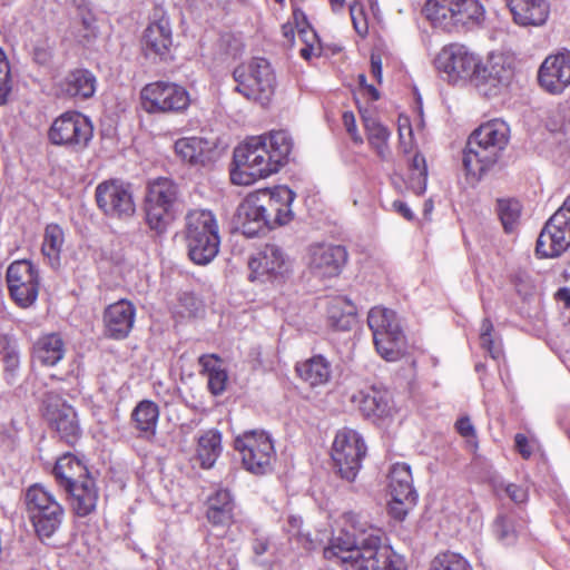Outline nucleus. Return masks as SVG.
Returning <instances> with one entry per match:
<instances>
[{
	"label": "nucleus",
	"mask_w": 570,
	"mask_h": 570,
	"mask_svg": "<svg viewBox=\"0 0 570 570\" xmlns=\"http://www.w3.org/2000/svg\"><path fill=\"white\" fill-rule=\"evenodd\" d=\"M367 324L377 353L386 361H396L404 345V334L396 313L375 306L368 312Z\"/></svg>",
	"instance_id": "nucleus-7"
},
{
	"label": "nucleus",
	"mask_w": 570,
	"mask_h": 570,
	"mask_svg": "<svg viewBox=\"0 0 570 570\" xmlns=\"http://www.w3.org/2000/svg\"><path fill=\"white\" fill-rule=\"evenodd\" d=\"M62 489L69 495L70 507L77 517L85 518L96 511L99 489L90 473L79 475Z\"/></svg>",
	"instance_id": "nucleus-26"
},
{
	"label": "nucleus",
	"mask_w": 570,
	"mask_h": 570,
	"mask_svg": "<svg viewBox=\"0 0 570 570\" xmlns=\"http://www.w3.org/2000/svg\"><path fill=\"white\" fill-rule=\"evenodd\" d=\"M178 200V186L169 178L159 177L148 184L145 213L148 226L163 233L174 219Z\"/></svg>",
	"instance_id": "nucleus-8"
},
{
	"label": "nucleus",
	"mask_w": 570,
	"mask_h": 570,
	"mask_svg": "<svg viewBox=\"0 0 570 570\" xmlns=\"http://www.w3.org/2000/svg\"><path fill=\"white\" fill-rule=\"evenodd\" d=\"M327 320L334 330L350 331L356 323V307L346 297H334L327 304Z\"/></svg>",
	"instance_id": "nucleus-36"
},
{
	"label": "nucleus",
	"mask_w": 570,
	"mask_h": 570,
	"mask_svg": "<svg viewBox=\"0 0 570 570\" xmlns=\"http://www.w3.org/2000/svg\"><path fill=\"white\" fill-rule=\"evenodd\" d=\"M358 559L350 563L348 570H405L404 558L383 542L377 529L370 528V533L362 542Z\"/></svg>",
	"instance_id": "nucleus-13"
},
{
	"label": "nucleus",
	"mask_w": 570,
	"mask_h": 570,
	"mask_svg": "<svg viewBox=\"0 0 570 570\" xmlns=\"http://www.w3.org/2000/svg\"><path fill=\"white\" fill-rule=\"evenodd\" d=\"M455 426H456L458 432L464 438H470V436L475 435L474 426L468 416L459 419L456 421Z\"/></svg>",
	"instance_id": "nucleus-57"
},
{
	"label": "nucleus",
	"mask_w": 570,
	"mask_h": 570,
	"mask_svg": "<svg viewBox=\"0 0 570 570\" xmlns=\"http://www.w3.org/2000/svg\"><path fill=\"white\" fill-rule=\"evenodd\" d=\"M94 137L91 120L78 112L67 111L51 124L48 138L52 145L65 147L71 151H83Z\"/></svg>",
	"instance_id": "nucleus-10"
},
{
	"label": "nucleus",
	"mask_w": 570,
	"mask_h": 570,
	"mask_svg": "<svg viewBox=\"0 0 570 570\" xmlns=\"http://www.w3.org/2000/svg\"><path fill=\"white\" fill-rule=\"evenodd\" d=\"M410 169L409 187L414 194L422 195L426 189L428 181V167L424 156L416 153L411 160Z\"/></svg>",
	"instance_id": "nucleus-44"
},
{
	"label": "nucleus",
	"mask_w": 570,
	"mask_h": 570,
	"mask_svg": "<svg viewBox=\"0 0 570 570\" xmlns=\"http://www.w3.org/2000/svg\"><path fill=\"white\" fill-rule=\"evenodd\" d=\"M298 36L305 46L313 45L318 46V37L317 33L309 27L302 28L298 30Z\"/></svg>",
	"instance_id": "nucleus-58"
},
{
	"label": "nucleus",
	"mask_w": 570,
	"mask_h": 570,
	"mask_svg": "<svg viewBox=\"0 0 570 570\" xmlns=\"http://www.w3.org/2000/svg\"><path fill=\"white\" fill-rule=\"evenodd\" d=\"M296 372L304 382L315 387L330 381L332 366L323 355H314L304 362L297 363Z\"/></svg>",
	"instance_id": "nucleus-37"
},
{
	"label": "nucleus",
	"mask_w": 570,
	"mask_h": 570,
	"mask_svg": "<svg viewBox=\"0 0 570 570\" xmlns=\"http://www.w3.org/2000/svg\"><path fill=\"white\" fill-rule=\"evenodd\" d=\"M498 215L505 232L510 233L519 223L521 204L515 199H500L498 200Z\"/></svg>",
	"instance_id": "nucleus-47"
},
{
	"label": "nucleus",
	"mask_w": 570,
	"mask_h": 570,
	"mask_svg": "<svg viewBox=\"0 0 570 570\" xmlns=\"http://www.w3.org/2000/svg\"><path fill=\"white\" fill-rule=\"evenodd\" d=\"M538 81L547 92L562 94L570 86V51L548 56L539 68Z\"/></svg>",
	"instance_id": "nucleus-22"
},
{
	"label": "nucleus",
	"mask_w": 570,
	"mask_h": 570,
	"mask_svg": "<svg viewBox=\"0 0 570 570\" xmlns=\"http://www.w3.org/2000/svg\"><path fill=\"white\" fill-rule=\"evenodd\" d=\"M269 549V539L265 535H257L252 541V550L255 556L261 557Z\"/></svg>",
	"instance_id": "nucleus-56"
},
{
	"label": "nucleus",
	"mask_w": 570,
	"mask_h": 570,
	"mask_svg": "<svg viewBox=\"0 0 570 570\" xmlns=\"http://www.w3.org/2000/svg\"><path fill=\"white\" fill-rule=\"evenodd\" d=\"M141 107L148 114L183 112L190 105L189 92L175 82L155 81L140 91Z\"/></svg>",
	"instance_id": "nucleus-14"
},
{
	"label": "nucleus",
	"mask_w": 570,
	"mask_h": 570,
	"mask_svg": "<svg viewBox=\"0 0 570 570\" xmlns=\"http://www.w3.org/2000/svg\"><path fill=\"white\" fill-rule=\"evenodd\" d=\"M392 207L395 212H397L400 215H402L405 219L412 220L414 218L413 212L410 209V207L402 200H394L392 204Z\"/></svg>",
	"instance_id": "nucleus-60"
},
{
	"label": "nucleus",
	"mask_w": 570,
	"mask_h": 570,
	"mask_svg": "<svg viewBox=\"0 0 570 570\" xmlns=\"http://www.w3.org/2000/svg\"><path fill=\"white\" fill-rule=\"evenodd\" d=\"M493 533L502 544L513 546L519 535L514 518L503 514L498 515L493 522Z\"/></svg>",
	"instance_id": "nucleus-45"
},
{
	"label": "nucleus",
	"mask_w": 570,
	"mask_h": 570,
	"mask_svg": "<svg viewBox=\"0 0 570 570\" xmlns=\"http://www.w3.org/2000/svg\"><path fill=\"white\" fill-rule=\"evenodd\" d=\"M364 89L372 100H377L380 98V92L373 85H366Z\"/></svg>",
	"instance_id": "nucleus-63"
},
{
	"label": "nucleus",
	"mask_w": 570,
	"mask_h": 570,
	"mask_svg": "<svg viewBox=\"0 0 570 570\" xmlns=\"http://www.w3.org/2000/svg\"><path fill=\"white\" fill-rule=\"evenodd\" d=\"M0 355L3 363L4 380L9 384L17 381L20 370V351L18 343L8 337H3L0 342Z\"/></svg>",
	"instance_id": "nucleus-42"
},
{
	"label": "nucleus",
	"mask_w": 570,
	"mask_h": 570,
	"mask_svg": "<svg viewBox=\"0 0 570 570\" xmlns=\"http://www.w3.org/2000/svg\"><path fill=\"white\" fill-rule=\"evenodd\" d=\"M59 487L63 488L78 480L79 475L89 473L87 468L71 453L61 455L52 470Z\"/></svg>",
	"instance_id": "nucleus-41"
},
{
	"label": "nucleus",
	"mask_w": 570,
	"mask_h": 570,
	"mask_svg": "<svg viewBox=\"0 0 570 570\" xmlns=\"http://www.w3.org/2000/svg\"><path fill=\"white\" fill-rule=\"evenodd\" d=\"M292 149L293 140L286 130L247 138L234 150L232 181L248 186L277 173L287 163Z\"/></svg>",
	"instance_id": "nucleus-1"
},
{
	"label": "nucleus",
	"mask_w": 570,
	"mask_h": 570,
	"mask_svg": "<svg viewBox=\"0 0 570 570\" xmlns=\"http://www.w3.org/2000/svg\"><path fill=\"white\" fill-rule=\"evenodd\" d=\"M510 141V127L502 119H492L476 128L466 142L463 166L468 175L481 178L501 158Z\"/></svg>",
	"instance_id": "nucleus-2"
},
{
	"label": "nucleus",
	"mask_w": 570,
	"mask_h": 570,
	"mask_svg": "<svg viewBox=\"0 0 570 570\" xmlns=\"http://www.w3.org/2000/svg\"><path fill=\"white\" fill-rule=\"evenodd\" d=\"M174 148L183 161L190 165H204L212 150V144L206 138L191 136L176 140Z\"/></svg>",
	"instance_id": "nucleus-35"
},
{
	"label": "nucleus",
	"mask_w": 570,
	"mask_h": 570,
	"mask_svg": "<svg viewBox=\"0 0 570 570\" xmlns=\"http://www.w3.org/2000/svg\"><path fill=\"white\" fill-rule=\"evenodd\" d=\"M423 13L434 27L448 32L479 27L485 18L479 0H429Z\"/></svg>",
	"instance_id": "nucleus-5"
},
{
	"label": "nucleus",
	"mask_w": 570,
	"mask_h": 570,
	"mask_svg": "<svg viewBox=\"0 0 570 570\" xmlns=\"http://www.w3.org/2000/svg\"><path fill=\"white\" fill-rule=\"evenodd\" d=\"M10 90V66L4 52L0 48V105L7 101Z\"/></svg>",
	"instance_id": "nucleus-49"
},
{
	"label": "nucleus",
	"mask_w": 570,
	"mask_h": 570,
	"mask_svg": "<svg viewBox=\"0 0 570 570\" xmlns=\"http://www.w3.org/2000/svg\"><path fill=\"white\" fill-rule=\"evenodd\" d=\"M185 239L188 256L197 265L209 264L218 254V224L210 210L193 209L186 215Z\"/></svg>",
	"instance_id": "nucleus-4"
},
{
	"label": "nucleus",
	"mask_w": 570,
	"mask_h": 570,
	"mask_svg": "<svg viewBox=\"0 0 570 570\" xmlns=\"http://www.w3.org/2000/svg\"><path fill=\"white\" fill-rule=\"evenodd\" d=\"M342 119H343V124L346 128V131L351 135L352 139L355 142L361 144L362 138L360 137V135L357 134V130H356L354 114L352 111H345V112H343Z\"/></svg>",
	"instance_id": "nucleus-54"
},
{
	"label": "nucleus",
	"mask_w": 570,
	"mask_h": 570,
	"mask_svg": "<svg viewBox=\"0 0 570 570\" xmlns=\"http://www.w3.org/2000/svg\"><path fill=\"white\" fill-rule=\"evenodd\" d=\"M237 223L247 237H256L269 230L268 218L264 216V207L261 206V199L255 196L247 197L238 206Z\"/></svg>",
	"instance_id": "nucleus-29"
},
{
	"label": "nucleus",
	"mask_w": 570,
	"mask_h": 570,
	"mask_svg": "<svg viewBox=\"0 0 570 570\" xmlns=\"http://www.w3.org/2000/svg\"><path fill=\"white\" fill-rule=\"evenodd\" d=\"M480 344L493 360H500L503 354L501 340L494 335V328L489 318H484L481 323Z\"/></svg>",
	"instance_id": "nucleus-46"
},
{
	"label": "nucleus",
	"mask_w": 570,
	"mask_h": 570,
	"mask_svg": "<svg viewBox=\"0 0 570 570\" xmlns=\"http://www.w3.org/2000/svg\"><path fill=\"white\" fill-rule=\"evenodd\" d=\"M430 570H472V568L464 557L448 551L432 560Z\"/></svg>",
	"instance_id": "nucleus-48"
},
{
	"label": "nucleus",
	"mask_w": 570,
	"mask_h": 570,
	"mask_svg": "<svg viewBox=\"0 0 570 570\" xmlns=\"http://www.w3.org/2000/svg\"><path fill=\"white\" fill-rule=\"evenodd\" d=\"M570 246V196L549 218L539 234L535 252L540 257L560 256Z\"/></svg>",
	"instance_id": "nucleus-15"
},
{
	"label": "nucleus",
	"mask_w": 570,
	"mask_h": 570,
	"mask_svg": "<svg viewBox=\"0 0 570 570\" xmlns=\"http://www.w3.org/2000/svg\"><path fill=\"white\" fill-rule=\"evenodd\" d=\"M208 376V390L213 395H220L226 390L228 375L224 368L214 371Z\"/></svg>",
	"instance_id": "nucleus-51"
},
{
	"label": "nucleus",
	"mask_w": 570,
	"mask_h": 570,
	"mask_svg": "<svg viewBox=\"0 0 570 570\" xmlns=\"http://www.w3.org/2000/svg\"><path fill=\"white\" fill-rule=\"evenodd\" d=\"M136 307L127 299L108 305L104 312L105 335L111 340H125L134 327Z\"/></svg>",
	"instance_id": "nucleus-25"
},
{
	"label": "nucleus",
	"mask_w": 570,
	"mask_h": 570,
	"mask_svg": "<svg viewBox=\"0 0 570 570\" xmlns=\"http://www.w3.org/2000/svg\"><path fill=\"white\" fill-rule=\"evenodd\" d=\"M343 520L347 529L333 537L331 544L324 549V558L337 560L344 570H348L350 563L358 559V554L362 552V542L370 533V529H366V524L361 521L357 513L346 512Z\"/></svg>",
	"instance_id": "nucleus-12"
},
{
	"label": "nucleus",
	"mask_w": 570,
	"mask_h": 570,
	"mask_svg": "<svg viewBox=\"0 0 570 570\" xmlns=\"http://www.w3.org/2000/svg\"><path fill=\"white\" fill-rule=\"evenodd\" d=\"M206 519L215 528H228L234 522L235 501L227 489H218L206 501Z\"/></svg>",
	"instance_id": "nucleus-31"
},
{
	"label": "nucleus",
	"mask_w": 570,
	"mask_h": 570,
	"mask_svg": "<svg viewBox=\"0 0 570 570\" xmlns=\"http://www.w3.org/2000/svg\"><path fill=\"white\" fill-rule=\"evenodd\" d=\"M158 417V405L149 400L139 402L131 413L136 429L147 439L155 435Z\"/></svg>",
	"instance_id": "nucleus-38"
},
{
	"label": "nucleus",
	"mask_w": 570,
	"mask_h": 570,
	"mask_svg": "<svg viewBox=\"0 0 570 570\" xmlns=\"http://www.w3.org/2000/svg\"><path fill=\"white\" fill-rule=\"evenodd\" d=\"M67 353L66 342L58 333L43 334L32 345L31 357L41 366L52 367L63 360Z\"/></svg>",
	"instance_id": "nucleus-33"
},
{
	"label": "nucleus",
	"mask_w": 570,
	"mask_h": 570,
	"mask_svg": "<svg viewBox=\"0 0 570 570\" xmlns=\"http://www.w3.org/2000/svg\"><path fill=\"white\" fill-rule=\"evenodd\" d=\"M23 503L28 520L41 542L51 539L60 530L66 511L47 487L41 483L28 487Z\"/></svg>",
	"instance_id": "nucleus-3"
},
{
	"label": "nucleus",
	"mask_w": 570,
	"mask_h": 570,
	"mask_svg": "<svg viewBox=\"0 0 570 570\" xmlns=\"http://www.w3.org/2000/svg\"><path fill=\"white\" fill-rule=\"evenodd\" d=\"M513 17L521 27L542 26L546 23L550 7L547 0H504Z\"/></svg>",
	"instance_id": "nucleus-30"
},
{
	"label": "nucleus",
	"mask_w": 570,
	"mask_h": 570,
	"mask_svg": "<svg viewBox=\"0 0 570 570\" xmlns=\"http://www.w3.org/2000/svg\"><path fill=\"white\" fill-rule=\"evenodd\" d=\"M7 284L12 299L20 307L32 305L39 292L37 268L28 261H16L8 267Z\"/></svg>",
	"instance_id": "nucleus-18"
},
{
	"label": "nucleus",
	"mask_w": 570,
	"mask_h": 570,
	"mask_svg": "<svg viewBox=\"0 0 570 570\" xmlns=\"http://www.w3.org/2000/svg\"><path fill=\"white\" fill-rule=\"evenodd\" d=\"M234 448L248 472L263 475L272 471L276 452L271 435L265 431H245L235 438Z\"/></svg>",
	"instance_id": "nucleus-9"
},
{
	"label": "nucleus",
	"mask_w": 570,
	"mask_h": 570,
	"mask_svg": "<svg viewBox=\"0 0 570 570\" xmlns=\"http://www.w3.org/2000/svg\"><path fill=\"white\" fill-rule=\"evenodd\" d=\"M366 455V445L361 434L348 428L337 431L331 456L336 473L345 481L353 482Z\"/></svg>",
	"instance_id": "nucleus-11"
},
{
	"label": "nucleus",
	"mask_w": 570,
	"mask_h": 570,
	"mask_svg": "<svg viewBox=\"0 0 570 570\" xmlns=\"http://www.w3.org/2000/svg\"><path fill=\"white\" fill-rule=\"evenodd\" d=\"M233 77L237 82L235 90L248 100L265 106L274 95L275 75L264 58H254L247 65L236 67Z\"/></svg>",
	"instance_id": "nucleus-6"
},
{
	"label": "nucleus",
	"mask_w": 570,
	"mask_h": 570,
	"mask_svg": "<svg viewBox=\"0 0 570 570\" xmlns=\"http://www.w3.org/2000/svg\"><path fill=\"white\" fill-rule=\"evenodd\" d=\"M557 298L564 303L567 307H570V288L562 287L557 292Z\"/></svg>",
	"instance_id": "nucleus-62"
},
{
	"label": "nucleus",
	"mask_w": 570,
	"mask_h": 570,
	"mask_svg": "<svg viewBox=\"0 0 570 570\" xmlns=\"http://www.w3.org/2000/svg\"><path fill=\"white\" fill-rule=\"evenodd\" d=\"M350 13L355 31L360 36H365L367 33L368 27L367 21L364 17L363 3L361 2V0H355L350 6Z\"/></svg>",
	"instance_id": "nucleus-50"
},
{
	"label": "nucleus",
	"mask_w": 570,
	"mask_h": 570,
	"mask_svg": "<svg viewBox=\"0 0 570 570\" xmlns=\"http://www.w3.org/2000/svg\"><path fill=\"white\" fill-rule=\"evenodd\" d=\"M222 453V435L217 430H208L199 436L197 459L204 469L212 468Z\"/></svg>",
	"instance_id": "nucleus-40"
},
{
	"label": "nucleus",
	"mask_w": 570,
	"mask_h": 570,
	"mask_svg": "<svg viewBox=\"0 0 570 570\" xmlns=\"http://www.w3.org/2000/svg\"><path fill=\"white\" fill-rule=\"evenodd\" d=\"M480 58L465 46L451 43L442 48L435 58V67L449 82L472 81L480 67Z\"/></svg>",
	"instance_id": "nucleus-16"
},
{
	"label": "nucleus",
	"mask_w": 570,
	"mask_h": 570,
	"mask_svg": "<svg viewBox=\"0 0 570 570\" xmlns=\"http://www.w3.org/2000/svg\"><path fill=\"white\" fill-rule=\"evenodd\" d=\"M219 357L215 354H204L199 356L198 364L202 366L203 372L207 373V375L214 373V371H218L223 368L219 363Z\"/></svg>",
	"instance_id": "nucleus-52"
},
{
	"label": "nucleus",
	"mask_w": 570,
	"mask_h": 570,
	"mask_svg": "<svg viewBox=\"0 0 570 570\" xmlns=\"http://www.w3.org/2000/svg\"><path fill=\"white\" fill-rule=\"evenodd\" d=\"M299 55L305 60H309L313 56H320L321 55V48H320V46L308 45V46L303 47L299 50Z\"/></svg>",
	"instance_id": "nucleus-61"
},
{
	"label": "nucleus",
	"mask_w": 570,
	"mask_h": 570,
	"mask_svg": "<svg viewBox=\"0 0 570 570\" xmlns=\"http://www.w3.org/2000/svg\"><path fill=\"white\" fill-rule=\"evenodd\" d=\"M248 266L256 277L268 281H282L291 272V262L284 250L275 244H266L257 256L250 258Z\"/></svg>",
	"instance_id": "nucleus-24"
},
{
	"label": "nucleus",
	"mask_w": 570,
	"mask_h": 570,
	"mask_svg": "<svg viewBox=\"0 0 570 570\" xmlns=\"http://www.w3.org/2000/svg\"><path fill=\"white\" fill-rule=\"evenodd\" d=\"M389 490L391 494L389 513L393 519L403 521L417 502L411 466L407 463L397 462L391 466L389 472Z\"/></svg>",
	"instance_id": "nucleus-17"
},
{
	"label": "nucleus",
	"mask_w": 570,
	"mask_h": 570,
	"mask_svg": "<svg viewBox=\"0 0 570 570\" xmlns=\"http://www.w3.org/2000/svg\"><path fill=\"white\" fill-rule=\"evenodd\" d=\"M371 72L379 83L382 81V58L380 55H371Z\"/></svg>",
	"instance_id": "nucleus-59"
},
{
	"label": "nucleus",
	"mask_w": 570,
	"mask_h": 570,
	"mask_svg": "<svg viewBox=\"0 0 570 570\" xmlns=\"http://www.w3.org/2000/svg\"><path fill=\"white\" fill-rule=\"evenodd\" d=\"M512 78L511 65L504 57L497 56L490 57L484 65L480 61L473 83L482 96L495 97L510 85Z\"/></svg>",
	"instance_id": "nucleus-21"
},
{
	"label": "nucleus",
	"mask_w": 570,
	"mask_h": 570,
	"mask_svg": "<svg viewBox=\"0 0 570 570\" xmlns=\"http://www.w3.org/2000/svg\"><path fill=\"white\" fill-rule=\"evenodd\" d=\"M255 198L261 199L264 207V216L268 218V228L288 224L293 219L292 204L295 193L287 186H276L271 190L263 191Z\"/></svg>",
	"instance_id": "nucleus-23"
},
{
	"label": "nucleus",
	"mask_w": 570,
	"mask_h": 570,
	"mask_svg": "<svg viewBox=\"0 0 570 570\" xmlns=\"http://www.w3.org/2000/svg\"><path fill=\"white\" fill-rule=\"evenodd\" d=\"M514 444L517 451L521 454L523 459H529L532 455V446L524 434H515Z\"/></svg>",
	"instance_id": "nucleus-55"
},
{
	"label": "nucleus",
	"mask_w": 570,
	"mask_h": 570,
	"mask_svg": "<svg viewBox=\"0 0 570 570\" xmlns=\"http://www.w3.org/2000/svg\"><path fill=\"white\" fill-rule=\"evenodd\" d=\"M60 95L75 100L91 98L97 89V78L88 69L76 68L70 70L58 85Z\"/></svg>",
	"instance_id": "nucleus-28"
},
{
	"label": "nucleus",
	"mask_w": 570,
	"mask_h": 570,
	"mask_svg": "<svg viewBox=\"0 0 570 570\" xmlns=\"http://www.w3.org/2000/svg\"><path fill=\"white\" fill-rule=\"evenodd\" d=\"M364 122L370 145L382 160H389L391 155L387 145L389 129L372 118H365Z\"/></svg>",
	"instance_id": "nucleus-43"
},
{
	"label": "nucleus",
	"mask_w": 570,
	"mask_h": 570,
	"mask_svg": "<svg viewBox=\"0 0 570 570\" xmlns=\"http://www.w3.org/2000/svg\"><path fill=\"white\" fill-rule=\"evenodd\" d=\"M505 493L515 503H523L528 500V491L521 485L510 483L505 488Z\"/></svg>",
	"instance_id": "nucleus-53"
},
{
	"label": "nucleus",
	"mask_w": 570,
	"mask_h": 570,
	"mask_svg": "<svg viewBox=\"0 0 570 570\" xmlns=\"http://www.w3.org/2000/svg\"><path fill=\"white\" fill-rule=\"evenodd\" d=\"M63 244V229L58 224H48L43 233L41 252L52 268L60 266Z\"/></svg>",
	"instance_id": "nucleus-39"
},
{
	"label": "nucleus",
	"mask_w": 570,
	"mask_h": 570,
	"mask_svg": "<svg viewBox=\"0 0 570 570\" xmlns=\"http://www.w3.org/2000/svg\"><path fill=\"white\" fill-rule=\"evenodd\" d=\"M96 200L98 207L109 217L128 218L136 210L130 186L121 180L100 183L96 188Z\"/></svg>",
	"instance_id": "nucleus-19"
},
{
	"label": "nucleus",
	"mask_w": 570,
	"mask_h": 570,
	"mask_svg": "<svg viewBox=\"0 0 570 570\" xmlns=\"http://www.w3.org/2000/svg\"><path fill=\"white\" fill-rule=\"evenodd\" d=\"M47 409L50 426L63 442L68 445H75L82 433L76 410L65 402L55 405L50 404Z\"/></svg>",
	"instance_id": "nucleus-27"
},
{
	"label": "nucleus",
	"mask_w": 570,
	"mask_h": 570,
	"mask_svg": "<svg viewBox=\"0 0 570 570\" xmlns=\"http://www.w3.org/2000/svg\"><path fill=\"white\" fill-rule=\"evenodd\" d=\"M347 261V252L341 245L316 243L307 249V266L320 278H332L341 274Z\"/></svg>",
	"instance_id": "nucleus-20"
},
{
	"label": "nucleus",
	"mask_w": 570,
	"mask_h": 570,
	"mask_svg": "<svg viewBox=\"0 0 570 570\" xmlns=\"http://www.w3.org/2000/svg\"><path fill=\"white\" fill-rule=\"evenodd\" d=\"M283 35L285 38H287L289 41H292L294 39V29L292 26H288V24H284L283 28Z\"/></svg>",
	"instance_id": "nucleus-64"
},
{
	"label": "nucleus",
	"mask_w": 570,
	"mask_h": 570,
	"mask_svg": "<svg viewBox=\"0 0 570 570\" xmlns=\"http://www.w3.org/2000/svg\"><path fill=\"white\" fill-rule=\"evenodd\" d=\"M352 402L367 419H382L391 413L389 393L376 387L358 391Z\"/></svg>",
	"instance_id": "nucleus-34"
},
{
	"label": "nucleus",
	"mask_w": 570,
	"mask_h": 570,
	"mask_svg": "<svg viewBox=\"0 0 570 570\" xmlns=\"http://www.w3.org/2000/svg\"><path fill=\"white\" fill-rule=\"evenodd\" d=\"M173 45L171 29L169 21L160 19L150 23L144 32L142 48L147 57L166 59L169 56Z\"/></svg>",
	"instance_id": "nucleus-32"
}]
</instances>
